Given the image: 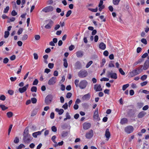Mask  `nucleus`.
Returning <instances> with one entry per match:
<instances>
[{
  "label": "nucleus",
  "mask_w": 149,
  "mask_h": 149,
  "mask_svg": "<svg viewBox=\"0 0 149 149\" xmlns=\"http://www.w3.org/2000/svg\"><path fill=\"white\" fill-rule=\"evenodd\" d=\"M23 135V140L25 142L28 143L31 140L32 138L30 135L29 134L28 130L26 129L25 130Z\"/></svg>",
  "instance_id": "obj_1"
},
{
  "label": "nucleus",
  "mask_w": 149,
  "mask_h": 149,
  "mask_svg": "<svg viewBox=\"0 0 149 149\" xmlns=\"http://www.w3.org/2000/svg\"><path fill=\"white\" fill-rule=\"evenodd\" d=\"M143 71V69L140 68H138L137 69H134L130 72L129 73V76L131 77H132L139 74Z\"/></svg>",
  "instance_id": "obj_2"
},
{
  "label": "nucleus",
  "mask_w": 149,
  "mask_h": 149,
  "mask_svg": "<svg viewBox=\"0 0 149 149\" xmlns=\"http://www.w3.org/2000/svg\"><path fill=\"white\" fill-rule=\"evenodd\" d=\"M107 76L108 77H110L112 79H116L117 78V74L113 72L112 71H108L107 72Z\"/></svg>",
  "instance_id": "obj_3"
},
{
  "label": "nucleus",
  "mask_w": 149,
  "mask_h": 149,
  "mask_svg": "<svg viewBox=\"0 0 149 149\" xmlns=\"http://www.w3.org/2000/svg\"><path fill=\"white\" fill-rule=\"evenodd\" d=\"M87 72L85 70H81L78 73V76L81 78L86 77L88 75Z\"/></svg>",
  "instance_id": "obj_4"
},
{
  "label": "nucleus",
  "mask_w": 149,
  "mask_h": 149,
  "mask_svg": "<svg viewBox=\"0 0 149 149\" xmlns=\"http://www.w3.org/2000/svg\"><path fill=\"white\" fill-rule=\"evenodd\" d=\"M87 84L88 83L86 80H83L80 82L79 86L81 89H83L86 87Z\"/></svg>",
  "instance_id": "obj_5"
},
{
  "label": "nucleus",
  "mask_w": 149,
  "mask_h": 149,
  "mask_svg": "<svg viewBox=\"0 0 149 149\" xmlns=\"http://www.w3.org/2000/svg\"><path fill=\"white\" fill-rule=\"evenodd\" d=\"M134 130V128L132 126H128L125 128V132L127 134H130Z\"/></svg>",
  "instance_id": "obj_6"
},
{
  "label": "nucleus",
  "mask_w": 149,
  "mask_h": 149,
  "mask_svg": "<svg viewBox=\"0 0 149 149\" xmlns=\"http://www.w3.org/2000/svg\"><path fill=\"white\" fill-rule=\"evenodd\" d=\"M93 117L95 120L99 121L100 120L98 113V109L96 108L95 110Z\"/></svg>",
  "instance_id": "obj_7"
},
{
  "label": "nucleus",
  "mask_w": 149,
  "mask_h": 149,
  "mask_svg": "<svg viewBox=\"0 0 149 149\" xmlns=\"http://www.w3.org/2000/svg\"><path fill=\"white\" fill-rule=\"evenodd\" d=\"M53 10L54 8L52 6H47L43 9L42 11L45 13H47L52 11Z\"/></svg>",
  "instance_id": "obj_8"
},
{
  "label": "nucleus",
  "mask_w": 149,
  "mask_h": 149,
  "mask_svg": "<svg viewBox=\"0 0 149 149\" xmlns=\"http://www.w3.org/2000/svg\"><path fill=\"white\" fill-rule=\"evenodd\" d=\"M140 66L141 68L143 67V68L142 69H143V70H147L149 68V60H146L144 63L143 65H141Z\"/></svg>",
  "instance_id": "obj_9"
},
{
  "label": "nucleus",
  "mask_w": 149,
  "mask_h": 149,
  "mask_svg": "<svg viewBox=\"0 0 149 149\" xmlns=\"http://www.w3.org/2000/svg\"><path fill=\"white\" fill-rule=\"evenodd\" d=\"M52 99V95H48L45 98V102L47 104H49L50 103Z\"/></svg>",
  "instance_id": "obj_10"
},
{
  "label": "nucleus",
  "mask_w": 149,
  "mask_h": 149,
  "mask_svg": "<svg viewBox=\"0 0 149 149\" xmlns=\"http://www.w3.org/2000/svg\"><path fill=\"white\" fill-rule=\"evenodd\" d=\"M56 82V78L53 77L51 78L48 81V84L49 85H52L55 84Z\"/></svg>",
  "instance_id": "obj_11"
},
{
  "label": "nucleus",
  "mask_w": 149,
  "mask_h": 149,
  "mask_svg": "<svg viewBox=\"0 0 149 149\" xmlns=\"http://www.w3.org/2000/svg\"><path fill=\"white\" fill-rule=\"evenodd\" d=\"M93 135V131L91 130L88 132L86 134V137L87 139H90Z\"/></svg>",
  "instance_id": "obj_12"
},
{
  "label": "nucleus",
  "mask_w": 149,
  "mask_h": 149,
  "mask_svg": "<svg viewBox=\"0 0 149 149\" xmlns=\"http://www.w3.org/2000/svg\"><path fill=\"white\" fill-rule=\"evenodd\" d=\"M28 87L29 84H27L22 88H19V91L20 93H22L24 92L27 89Z\"/></svg>",
  "instance_id": "obj_13"
},
{
  "label": "nucleus",
  "mask_w": 149,
  "mask_h": 149,
  "mask_svg": "<svg viewBox=\"0 0 149 149\" xmlns=\"http://www.w3.org/2000/svg\"><path fill=\"white\" fill-rule=\"evenodd\" d=\"M91 97L90 94L88 93L84 95L82 97V100L83 101H86L89 100Z\"/></svg>",
  "instance_id": "obj_14"
},
{
  "label": "nucleus",
  "mask_w": 149,
  "mask_h": 149,
  "mask_svg": "<svg viewBox=\"0 0 149 149\" xmlns=\"http://www.w3.org/2000/svg\"><path fill=\"white\" fill-rule=\"evenodd\" d=\"M94 89L96 91H99L102 90L100 85L96 84L94 85Z\"/></svg>",
  "instance_id": "obj_15"
},
{
  "label": "nucleus",
  "mask_w": 149,
  "mask_h": 149,
  "mask_svg": "<svg viewBox=\"0 0 149 149\" xmlns=\"http://www.w3.org/2000/svg\"><path fill=\"white\" fill-rule=\"evenodd\" d=\"M91 126L90 123H84L83 125V128L85 130H87Z\"/></svg>",
  "instance_id": "obj_16"
},
{
  "label": "nucleus",
  "mask_w": 149,
  "mask_h": 149,
  "mask_svg": "<svg viewBox=\"0 0 149 149\" xmlns=\"http://www.w3.org/2000/svg\"><path fill=\"white\" fill-rule=\"evenodd\" d=\"M81 64L79 61L76 62L74 64V66L76 69H80L81 67Z\"/></svg>",
  "instance_id": "obj_17"
},
{
  "label": "nucleus",
  "mask_w": 149,
  "mask_h": 149,
  "mask_svg": "<svg viewBox=\"0 0 149 149\" xmlns=\"http://www.w3.org/2000/svg\"><path fill=\"white\" fill-rule=\"evenodd\" d=\"M44 130V129H42L41 131H38L33 133L32 135L33 137L36 138L38 135H40L41 134V133Z\"/></svg>",
  "instance_id": "obj_18"
},
{
  "label": "nucleus",
  "mask_w": 149,
  "mask_h": 149,
  "mask_svg": "<svg viewBox=\"0 0 149 149\" xmlns=\"http://www.w3.org/2000/svg\"><path fill=\"white\" fill-rule=\"evenodd\" d=\"M105 136L107 138V140H108L110 136V134L109 129H106L105 131Z\"/></svg>",
  "instance_id": "obj_19"
},
{
  "label": "nucleus",
  "mask_w": 149,
  "mask_h": 149,
  "mask_svg": "<svg viewBox=\"0 0 149 149\" xmlns=\"http://www.w3.org/2000/svg\"><path fill=\"white\" fill-rule=\"evenodd\" d=\"M76 55L77 57H81L83 56V52L81 51H78L76 52Z\"/></svg>",
  "instance_id": "obj_20"
},
{
  "label": "nucleus",
  "mask_w": 149,
  "mask_h": 149,
  "mask_svg": "<svg viewBox=\"0 0 149 149\" xmlns=\"http://www.w3.org/2000/svg\"><path fill=\"white\" fill-rule=\"evenodd\" d=\"M99 47L102 50H104L106 48V46L104 43L102 42L99 45Z\"/></svg>",
  "instance_id": "obj_21"
},
{
  "label": "nucleus",
  "mask_w": 149,
  "mask_h": 149,
  "mask_svg": "<svg viewBox=\"0 0 149 149\" xmlns=\"http://www.w3.org/2000/svg\"><path fill=\"white\" fill-rule=\"evenodd\" d=\"M146 114V113L145 112L143 111H142L139 113L138 115V117L139 118H142Z\"/></svg>",
  "instance_id": "obj_22"
},
{
  "label": "nucleus",
  "mask_w": 149,
  "mask_h": 149,
  "mask_svg": "<svg viewBox=\"0 0 149 149\" xmlns=\"http://www.w3.org/2000/svg\"><path fill=\"white\" fill-rule=\"evenodd\" d=\"M55 111L56 112H58V114L60 115L62 114L63 113L64 111L63 109H59L58 108H56L55 109Z\"/></svg>",
  "instance_id": "obj_23"
},
{
  "label": "nucleus",
  "mask_w": 149,
  "mask_h": 149,
  "mask_svg": "<svg viewBox=\"0 0 149 149\" xmlns=\"http://www.w3.org/2000/svg\"><path fill=\"white\" fill-rule=\"evenodd\" d=\"M127 119L125 118H123L121 119L120 123L121 124L123 125L127 123Z\"/></svg>",
  "instance_id": "obj_24"
},
{
  "label": "nucleus",
  "mask_w": 149,
  "mask_h": 149,
  "mask_svg": "<svg viewBox=\"0 0 149 149\" xmlns=\"http://www.w3.org/2000/svg\"><path fill=\"white\" fill-rule=\"evenodd\" d=\"M38 110L37 109H34L32 111L31 116H35L37 113Z\"/></svg>",
  "instance_id": "obj_25"
},
{
  "label": "nucleus",
  "mask_w": 149,
  "mask_h": 149,
  "mask_svg": "<svg viewBox=\"0 0 149 149\" xmlns=\"http://www.w3.org/2000/svg\"><path fill=\"white\" fill-rule=\"evenodd\" d=\"M63 65L65 68H67L68 66V64L67 60L65 58L63 59Z\"/></svg>",
  "instance_id": "obj_26"
},
{
  "label": "nucleus",
  "mask_w": 149,
  "mask_h": 149,
  "mask_svg": "<svg viewBox=\"0 0 149 149\" xmlns=\"http://www.w3.org/2000/svg\"><path fill=\"white\" fill-rule=\"evenodd\" d=\"M120 1V0H113V3L114 5H118Z\"/></svg>",
  "instance_id": "obj_27"
},
{
  "label": "nucleus",
  "mask_w": 149,
  "mask_h": 149,
  "mask_svg": "<svg viewBox=\"0 0 149 149\" xmlns=\"http://www.w3.org/2000/svg\"><path fill=\"white\" fill-rule=\"evenodd\" d=\"M28 38V36L26 34H24L22 38V40L24 41L26 40Z\"/></svg>",
  "instance_id": "obj_28"
},
{
  "label": "nucleus",
  "mask_w": 149,
  "mask_h": 149,
  "mask_svg": "<svg viewBox=\"0 0 149 149\" xmlns=\"http://www.w3.org/2000/svg\"><path fill=\"white\" fill-rule=\"evenodd\" d=\"M0 107L3 110H5L8 108L7 107H6L4 105L2 104L0 105Z\"/></svg>",
  "instance_id": "obj_29"
},
{
  "label": "nucleus",
  "mask_w": 149,
  "mask_h": 149,
  "mask_svg": "<svg viewBox=\"0 0 149 149\" xmlns=\"http://www.w3.org/2000/svg\"><path fill=\"white\" fill-rule=\"evenodd\" d=\"M129 85L128 84L123 85L122 87V90L123 91L125 90L126 89L129 87Z\"/></svg>",
  "instance_id": "obj_30"
},
{
  "label": "nucleus",
  "mask_w": 149,
  "mask_h": 149,
  "mask_svg": "<svg viewBox=\"0 0 149 149\" xmlns=\"http://www.w3.org/2000/svg\"><path fill=\"white\" fill-rule=\"evenodd\" d=\"M147 75H145V74H144V75H143V76H142L141 77V79L142 80V81H144L145 80H146L147 78Z\"/></svg>",
  "instance_id": "obj_31"
},
{
  "label": "nucleus",
  "mask_w": 149,
  "mask_h": 149,
  "mask_svg": "<svg viewBox=\"0 0 149 149\" xmlns=\"http://www.w3.org/2000/svg\"><path fill=\"white\" fill-rule=\"evenodd\" d=\"M9 35V32L8 31H6L5 32L4 37L5 38H8Z\"/></svg>",
  "instance_id": "obj_32"
},
{
  "label": "nucleus",
  "mask_w": 149,
  "mask_h": 149,
  "mask_svg": "<svg viewBox=\"0 0 149 149\" xmlns=\"http://www.w3.org/2000/svg\"><path fill=\"white\" fill-rule=\"evenodd\" d=\"M25 147V146L23 144H21L17 147V149H22V148Z\"/></svg>",
  "instance_id": "obj_33"
},
{
  "label": "nucleus",
  "mask_w": 149,
  "mask_h": 149,
  "mask_svg": "<svg viewBox=\"0 0 149 149\" xmlns=\"http://www.w3.org/2000/svg\"><path fill=\"white\" fill-rule=\"evenodd\" d=\"M37 88L36 86H33L31 88V91L32 92H36L37 91Z\"/></svg>",
  "instance_id": "obj_34"
},
{
  "label": "nucleus",
  "mask_w": 149,
  "mask_h": 149,
  "mask_svg": "<svg viewBox=\"0 0 149 149\" xmlns=\"http://www.w3.org/2000/svg\"><path fill=\"white\" fill-rule=\"evenodd\" d=\"M93 61H90L86 65V68H88L92 64Z\"/></svg>",
  "instance_id": "obj_35"
},
{
  "label": "nucleus",
  "mask_w": 149,
  "mask_h": 149,
  "mask_svg": "<svg viewBox=\"0 0 149 149\" xmlns=\"http://www.w3.org/2000/svg\"><path fill=\"white\" fill-rule=\"evenodd\" d=\"M8 117L10 118L13 115V113L11 112H9L7 113Z\"/></svg>",
  "instance_id": "obj_36"
},
{
  "label": "nucleus",
  "mask_w": 149,
  "mask_h": 149,
  "mask_svg": "<svg viewBox=\"0 0 149 149\" xmlns=\"http://www.w3.org/2000/svg\"><path fill=\"white\" fill-rule=\"evenodd\" d=\"M68 134V132H63L62 133V136L63 137H65L67 136Z\"/></svg>",
  "instance_id": "obj_37"
},
{
  "label": "nucleus",
  "mask_w": 149,
  "mask_h": 149,
  "mask_svg": "<svg viewBox=\"0 0 149 149\" xmlns=\"http://www.w3.org/2000/svg\"><path fill=\"white\" fill-rule=\"evenodd\" d=\"M142 42L145 45L147 44V41L146 39L145 38H142L141 40Z\"/></svg>",
  "instance_id": "obj_38"
},
{
  "label": "nucleus",
  "mask_w": 149,
  "mask_h": 149,
  "mask_svg": "<svg viewBox=\"0 0 149 149\" xmlns=\"http://www.w3.org/2000/svg\"><path fill=\"white\" fill-rule=\"evenodd\" d=\"M72 95V94L71 93H68L66 95V97L67 98H70Z\"/></svg>",
  "instance_id": "obj_39"
},
{
  "label": "nucleus",
  "mask_w": 149,
  "mask_h": 149,
  "mask_svg": "<svg viewBox=\"0 0 149 149\" xmlns=\"http://www.w3.org/2000/svg\"><path fill=\"white\" fill-rule=\"evenodd\" d=\"M19 141V139L18 137H16L14 140V142L15 143H17Z\"/></svg>",
  "instance_id": "obj_40"
},
{
  "label": "nucleus",
  "mask_w": 149,
  "mask_h": 149,
  "mask_svg": "<svg viewBox=\"0 0 149 149\" xmlns=\"http://www.w3.org/2000/svg\"><path fill=\"white\" fill-rule=\"evenodd\" d=\"M72 11L71 10H68L66 16L67 17H68L71 14Z\"/></svg>",
  "instance_id": "obj_41"
},
{
  "label": "nucleus",
  "mask_w": 149,
  "mask_h": 149,
  "mask_svg": "<svg viewBox=\"0 0 149 149\" xmlns=\"http://www.w3.org/2000/svg\"><path fill=\"white\" fill-rule=\"evenodd\" d=\"M105 62L106 61L105 59L103 58L102 60V62L101 63V67H102L103 66L105 63Z\"/></svg>",
  "instance_id": "obj_42"
},
{
  "label": "nucleus",
  "mask_w": 149,
  "mask_h": 149,
  "mask_svg": "<svg viewBox=\"0 0 149 149\" xmlns=\"http://www.w3.org/2000/svg\"><path fill=\"white\" fill-rule=\"evenodd\" d=\"M32 102L33 104L36 103L37 102V100L35 98H32L31 99Z\"/></svg>",
  "instance_id": "obj_43"
},
{
  "label": "nucleus",
  "mask_w": 149,
  "mask_h": 149,
  "mask_svg": "<svg viewBox=\"0 0 149 149\" xmlns=\"http://www.w3.org/2000/svg\"><path fill=\"white\" fill-rule=\"evenodd\" d=\"M68 105L67 103H65L63 106L62 108H64L65 110L66 109L68 108Z\"/></svg>",
  "instance_id": "obj_44"
},
{
  "label": "nucleus",
  "mask_w": 149,
  "mask_h": 149,
  "mask_svg": "<svg viewBox=\"0 0 149 149\" xmlns=\"http://www.w3.org/2000/svg\"><path fill=\"white\" fill-rule=\"evenodd\" d=\"M23 29L22 28H20L17 31V34L18 35H20L22 33Z\"/></svg>",
  "instance_id": "obj_45"
},
{
  "label": "nucleus",
  "mask_w": 149,
  "mask_h": 149,
  "mask_svg": "<svg viewBox=\"0 0 149 149\" xmlns=\"http://www.w3.org/2000/svg\"><path fill=\"white\" fill-rule=\"evenodd\" d=\"M147 81H144L140 84V85L141 86H146L148 84Z\"/></svg>",
  "instance_id": "obj_46"
},
{
  "label": "nucleus",
  "mask_w": 149,
  "mask_h": 149,
  "mask_svg": "<svg viewBox=\"0 0 149 149\" xmlns=\"http://www.w3.org/2000/svg\"><path fill=\"white\" fill-rule=\"evenodd\" d=\"M52 130V131L56 132L57 131V129L55 126H53L51 128Z\"/></svg>",
  "instance_id": "obj_47"
},
{
  "label": "nucleus",
  "mask_w": 149,
  "mask_h": 149,
  "mask_svg": "<svg viewBox=\"0 0 149 149\" xmlns=\"http://www.w3.org/2000/svg\"><path fill=\"white\" fill-rule=\"evenodd\" d=\"M38 80L37 79H35L33 82V85H37L38 84Z\"/></svg>",
  "instance_id": "obj_48"
},
{
  "label": "nucleus",
  "mask_w": 149,
  "mask_h": 149,
  "mask_svg": "<svg viewBox=\"0 0 149 149\" xmlns=\"http://www.w3.org/2000/svg\"><path fill=\"white\" fill-rule=\"evenodd\" d=\"M119 72L120 73L123 75H124L125 74V73L124 72V71L121 68H119Z\"/></svg>",
  "instance_id": "obj_49"
},
{
  "label": "nucleus",
  "mask_w": 149,
  "mask_h": 149,
  "mask_svg": "<svg viewBox=\"0 0 149 149\" xmlns=\"http://www.w3.org/2000/svg\"><path fill=\"white\" fill-rule=\"evenodd\" d=\"M79 80L77 79H76L74 81V84L77 87L79 86Z\"/></svg>",
  "instance_id": "obj_50"
},
{
  "label": "nucleus",
  "mask_w": 149,
  "mask_h": 149,
  "mask_svg": "<svg viewBox=\"0 0 149 149\" xmlns=\"http://www.w3.org/2000/svg\"><path fill=\"white\" fill-rule=\"evenodd\" d=\"M6 99V97L3 95H2L0 96V100L2 101H4Z\"/></svg>",
  "instance_id": "obj_51"
},
{
  "label": "nucleus",
  "mask_w": 149,
  "mask_h": 149,
  "mask_svg": "<svg viewBox=\"0 0 149 149\" xmlns=\"http://www.w3.org/2000/svg\"><path fill=\"white\" fill-rule=\"evenodd\" d=\"M54 66V64L52 63H49L48 65V67L52 69V68Z\"/></svg>",
  "instance_id": "obj_52"
},
{
  "label": "nucleus",
  "mask_w": 149,
  "mask_h": 149,
  "mask_svg": "<svg viewBox=\"0 0 149 149\" xmlns=\"http://www.w3.org/2000/svg\"><path fill=\"white\" fill-rule=\"evenodd\" d=\"M9 60L7 58H5L3 59V63H4L6 64L7 63L8 61Z\"/></svg>",
  "instance_id": "obj_53"
},
{
  "label": "nucleus",
  "mask_w": 149,
  "mask_h": 149,
  "mask_svg": "<svg viewBox=\"0 0 149 149\" xmlns=\"http://www.w3.org/2000/svg\"><path fill=\"white\" fill-rule=\"evenodd\" d=\"M9 9V6H7L6 8L4 9V13H6L8 12V10Z\"/></svg>",
  "instance_id": "obj_54"
},
{
  "label": "nucleus",
  "mask_w": 149,
  "mask_h": 149,
  "mask_svg": "<svg viewBox=\"0 0 149 149\" xmlns=\"http://www.w3.org/2000/svg\"><path fill=\"white\" fill-rule=\"evenodd\" d=\"M101 81H108L109 80V79L108 78H101L100 80Z\"/></svg>",
  "instance_id": "obj_55"
},
{
  "label": "nucleus",
  "mask_w": 149,
  "mask_h": 149,
  "mask_svg": "<svg viewBox=\"0 0 149 149\" xmlns=\"http://www.w3.org/2000/svg\"><path fill=\"white\" fill-rule=\"evenodd\" d=\"M89 10L93 12H96L97 11L98 9L97 7L95 9L91 8Z\"/></svg>",
  "instance_id": "obj_56"
},
{
  "label": "nucleus",
  "mask_w": 149,
  "mask_h": 149,
  "mask_svg": "<svg viewBox=\"0 0 149 149\" xmlns=\"http://www.w3.org/2000/svg\"><path fill=\"white\" fill-rule=\"evenodd\" d=\"M148 56V54L147 53H146L143 54L141 56V57L142 58H145L146 57H147Z\"/></svg>",
  "instance_id": "obj_57"
},
{
  "label": "nucleus",
  "mask_w": 149,
  "mask_h": 149,
  "mask_svg": "<svg viewBox=\"0 0 149 149\" xmlns=\"http://www.w3.org/2000/svg\"><path fill=\"white\" fill-rule=\"evenodd\" d=\"M142 62V60L141 59L137 61H136L134 63V65L135 66L137 65L138 64L141 63Z\"/></svg>",
  "instance_id": "obj_58"
},
{
  "label": "nucleus",
  "mask_w": 149,
  "mask_h": 149,
  "mask_svg": "<svg viewBox=\"0 0 149 149\" xmlns=\"http://www.w3.org/2000/svg\"><path fill=\"white\" fill-rule=\"evenodd\" d=\"M17 78V77H11L10 78V79L12 81H14L16 80Z\"/></svg>",
  "instance_id": "obj_59"
},
{
  "label": "nucleus",
  "mask_w": 149,
  "mask_h": 149,
  "mask_svg": "<svg viewBox=\"0 0 149 149\" xmlns=\"http://www.w3.org/2000/svg\"><path fill=\"white\" fill-rule=\"evenodd\" d=\"M11 15L13 16H15L17 15V13L15 11V10H13L11 12Z\"/></svg>",
  "instance_id": "obj_60"
},
{
  "label": "nucleus",
  "mask_w": 149,
  "mask_h": 149,
  "mask_svg": "<svg viewBox=\"0 0 149 149\" xmlns=\"http://www.w3.org/2000/svg\"><path fill=\"white\" fill-rule=\"evenodd\" d=\"M35 38L36 40H38L40 38V36L39 35H36L35 36Z\"/></svg>",
  "instance_id": "obj_61"
},
{
  "label": "nucleus",
  "mask_w": 149,
  "mask_h": 149,
  "mask_svg": "<svg viewBox=\"0 0 149 149\" xmlns=\"http://www.w3.org/2000/svg\"><path fill=\"white\" fill-rule=\"evenodd\" d=\"M74 47L73 45H71L69 47V49L70 51H72L74 49Z\"/></svg>",
  "instance_id": "obj_62"
},
{
  "label": "nucleus",
  "mask_w": 149,
  "mask_h": 149,
  "mask_svg": "<svg viewBox=\"0 0 149 149\" xmlns=\"http://www.w3.org/2000/svg\"><path fill=\"white\" fill-rule=\"evenodd\" d=\"M149 108L148 105H146L144 106L142 108V109L143 110H146Z\"/></svg>",
  "instance_id": "obj_63"
},
{
  "label": "nucleus",
  "mask_w": 149,
  "mask_h": 149,
  "mask_svg": "<svg viewBox=\"0 0 149 149\" xmlns=\"http://www.w3.org/2000/svg\"><path fill=\"white\" fill-rule=\"evenodd\" d=\"M52 27L51 25L49 24H47L45 26V28L46 29H50Z\"/></svg>",
  "instance_id": "obj_64"
}]
</instances>
